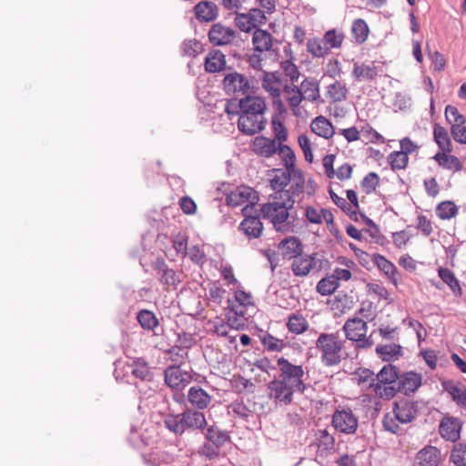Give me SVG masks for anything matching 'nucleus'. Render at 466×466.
<instances>
[{"instance_id": "obj_1", "label": "nucleus", "mask_w": 466, "mask_h": 466, "mask_svg": "<svg viewBox=\"0 0 466 466\" xmlns=\"http://www.w3.org/2000/svg\"><path fill=\"white\" fill-rule=\"evenodd\" d=\"M279 372L267 384V394L277 405L288 406L293 402L294 394H304L307 386L301 365H295L284 357L277 360Z\"/></svg>"}, {"instance_id": "obj_2", "label": "nucleus", "mask_w": 466, "mask_h": 466, "mask_svg": "<svg viewBox=\"0 0 466 466\" xmlns=\"http://www.w3.org/2000/svg\"><path fill=\"white\" fill-rule=\"evenodd\" d=\"M239 106L240 115L238 121L239 131L249 136L260 132L266 123L265 100L259 96H246L240 98Z\"/></svg>"}, {"instance_id": "obj_3", "label": "nucleus", "mask_w": 466, "mask_h": 466, "mask_svg": "<svg viewBox=\"0 0 466 466\" xmlns=\"http://www.w3.org/2000/svg\"><path fill=\"white\" fill-rule=\"evenodd\" d=\"M376 383H372L373 391L381 399L390 400L397 392L408 394L406 383L408 382V372L400 374L399 369L391 364H387L375 376Z\"/></svg>"}, {"instance_id": "obj_4", "label": "nucleus", "mask_w": 466, "mask_h": 466, "mask_svg": "<svg viewBox=\"0 0 466 466\" xmlns=\"http://www.w3.org/2000/svg\"><path fill=\"white\" fill-rule=\"evenodd\" d=\"M293 207H289L286 200L276 199L275 193L270 195V200L260 207V212L264 218L268 219L274 228L280 232H289L291 230L293 221H290L289 211Z\"/></svg>"}, {"instance_id": "obj_5", "label": "nucleus", "mask_w": 466, "mask_h": 466, "mask_svg": "<svg viewBox=\"0 0 466 466\" xmlns=\"http://www.w3.org/2000/svg\"><path fill=\"white\" fill-rule=\"evenodd\" d=\"M343 346L344 342L338 333L322 332L315 342V347L320 353L321 363L326 367H333L341 362Z\"/></svg>"}, {"instance_id": "obj_6", "label": "nucleus", "mask_w": 466, "mask_h": 466, "mask_svg": "<svg viewBox=\"0 0 466 466\" xmlns=\"http://www.w3.org/2000/svg\"><path fill=\"white\" fill-rule=\"evenodd\" d=\"M382 424L387 431L401 435L405 432L402 426L408 424V400L402 399L395 401L392 414H386Z\"/></svg>"}, {"instance_id": "obj_7", "label": "nucleus", "mask_w": 466, "mask_h": 466, "mask_svg": "<svg viewBox=\"0 0 466 466\" xmlns=\"http://www.w3.org/2000/svg\"><path fill=\"white\" fill-rule=\"evenodd\" d=\"M343 330L346 338L355 341L359 348H370L374 343L372 334L366 337L367 323L360 318L348 319L343 326Z\"/></svg>"}, {"instance_id": "obj_8", "label": "nucleus", "mask_w": 466, "mask_h": 466, "mask_svg": "<svg viewBox=\"0 0 466 466\" xmlns=\"http://www.w3.org/2000/svg\"><path fill=\"white\" fill-rule=\"evenodd\" d=\"M244 219L239 224V230L249 238H258L263 231V224L252 205H246L241 210Z\"/></svg>"}, {"instance_id": "obj_9", "label": "nucleus", "mask_w": 466, "mask_h": 466, "mask_svg": "<svg viewBox=\"0 0 466 466\" xmlns=\"http://www.w3.org/2000/svg\"><path fill=\"white\" fill-rule=\"evenodd\" d=\"M331 425L344 435L355 434L359 427V419L350 409L336 410L332 414Z\"/></svg>"}, {"instance_id": "obj_10", "label": "nucleus", "mask_w": 466, "mask_h": 466, "mask_svg": "<svg viewBox=\"0 0 466 466\" xmlns=\"http://www.w3.org/2000/svg\"><path fill=\"white\" fill-rule=\"evenodd\" d=\"M164 377L166 384L177 392L182 391L192 380L191 373L181 370L179 365L166 368Z\"/></svg>"}, {"instance_id": "obj_11", "label": "nucleus", "mask_w": 466, "mask_h": 466, "mask_svg": "<svg viewBox=\"0 0 466 466\" xmlns=\"http://www.w3.org/2000/svg\"><path fill=\"white\" fill-rule=\"evenodd\" d=\"M258 200V192L252 187L241 185L227 195L226 201L230 207L236 208L241 205H252L253 208Z\"/></svg>"}, {"instance_id": "obj_12", "label": "nucleus", "mask_w": 466, "mask_h": 466, "mask_svg": "<svg viewBox=\"0 0 466 466\" xmlns=\"http://www.w3.org/2000/svg\"><path fill=\"white\" fill-rule=\"evenodd\" d=\"M291 184L289 189L279 190L275 193L276 199L286 200L289 207H293L297 198L303 194L305 188V178L303 173L298 170L291 178Z\"/></svg>"}, {"instance_id": "obj_13", "label": "nucleus", "mask_w": 466, "mask_h": 466, "mask_svg": "<svg viewBox=\"0 0 466 466\" xmlns=\"http://www.w3.org/2000/svg\"><path fill=\"white\" fill-rule=\"evenodd\" d=\"M153 268L157 271L161 284L177 289L181 282L182 272H177L168 267L164 258H158L154 262Z\"/></svg>"}, {"instance_id": "obj_14", "label": "nucleus", "mask_w": 466, "mask_h": 466, "mask_svg": "<svg viewBox=\"0 0 466 466\" xmlns=\"http://www.w3.org/2000/svg\"><path fill=\"white\" fill-rule=\"evenodd\" d=\"M223 87L228 95H245L250 86L245 76L238 72H231L225 76Z\"/></svg>"}, {"instance_id": "obj_15", "label": "nucleus", "mask_w": 466, "mask_h": 466, "mask_svg": "<svg viewBox=\"0 0 466 466\" xmlns=\"http://www.w3.org/2000/svg\"><path fill=\"white\" fill-rule=\"evenodd\" d=\"M321 268V260L316 255L302 254L295 258L291 263V270L295 276L305 277L313 269L319 270Z\"/></svg>"}, {"instance_id": "obj_16", "label": "nucleus", "mask_w": 466, "mask_h": 466, "mask_svg": "<svg viewBox=\"0 0 466 466\" xmlns=\"http://www.w3.org/2000/svg\"><path fill=\"white\" fill-rule=\"evenodd\" d=\"M237 35L236 30L225 26L221 23L214 24L208 31V39L213 46H226L231 44Z\"/></svg>"}, {"instance_id": "obj_17", "label": "nucleus", "mask_w": 466, "mask_h": 466, "mask_svg": "<svg viewBox=\"0 0 466 466\" xmlns=\"http://www.w3.org/2000/svg\"><path fill=\"white\" fill-rule=\"evenodd\" d=\"M165 427L176 436H182L186 431H191L184 410L180 413H167L163 420Z\"/></svg>"}, {"instance_id": "obj_18", "label": "nucleus", "mask_w": 466, "mask_h": 466, "mask_svg": "<svg viewBox=\"0 0 466 466\" xmlns=\"http://www.w3.org/2000/svg\"><path fill=\"white\" fill-rule=\"evenodd\" d=\"M187 401L196 410H203L209 407L212 397L200 386H192L189 388Z\"/></svg>"}, {"instance_id": "obj_19", "label": "nucleus", "mask_w": 466, "mask_h": 466, "mask_svg": "<svg viewBox=\"0 0 466 466\" xmlns=\"http://www.w3.org/2000/svg\"><path fill=\"white\" fill-rule=\"evenodd\" d=\"M461 422L459 419L450 417L444 418L440 424L439 432L442 438L452 442L460 439Z\"/></svg>"}, {"instance_id": "obj_20", "label": "nucleus", "mask_w": 466, "mask_h": 466, "mask_svg": "<svg viewBox=\"0 0 466 466\" xmlns=\"http://www.w3.org/2000/svg\"><path fill=\"white\" fill-rule=\"evenodd\" d=\"M261 86L271 97L280 96L283 87L281 74L279 71L263 72Z\"/></svg>"}, {"instance_id": "obj_21", "label": "nucleus", "mask_w": 466, "mask_h": 466, "mask_svg": "<svg viewBox=\"0 0 466 466\" xmlns=\"http://www.w3.org/2000/svg\"><path fill=\"white\" fill-rule=\"evenodd\" d=\"M441 451L434 446H426L416 456L414 466H438Z\"/></svg>"}, {"instance_id": "obj_22", "label": "nucleus", "mask_w": 466, "mask_h": 466, "mask_svg": "<svg viewBox=\"0 0 466 466\" xmlns=\"http://www.w3.org/2000/svg\"><path fill=\"white\" fill-rule=\"evenodd\" d=\"M252 44L255 52L270 51L273 47V36L267 30L257 28L253 32Z\"/></svg>"}, {"instance_id": "obj_23", "label": "nucleus", "mask_w": 466, "mask_h": 466, "mask_svg": "<svg viewBox=\"0 0 466 466\" xmlns=\"http://www.w3.org/2000/svg\"><path fill=\"white\" fill-rule=\"evenodd\" d=\"M282 256L287 259H295L303 252V245L296 237H289L282 240L279 245Z\"/></svg>"}, {"instance_id": "obj_24", "label": "nucleus", "mask_w": 466, "mask_h": 466, "mask_svg": "<svg viewBox=\"0 0 466 466\" xmlns=\"http://www.w3.org/2000/svg\"><path fill=\"white\" fill-rule=\"evenodd\" d=\"M400 150L393 151L388 157V161L392 169H404L408 165V137L400 142Z\"/></svg>"}, {"instance_id": "obj_25", "label": "nucleus", "mask_w": 466, "mask_h": 466, "mask_svg": "<svg viewBox=\"0 0 466 466\" xmlns=\"http://www.w3.org/2000/svg\"><path fill=\"white\" fill-rule=\"evenodd\" d=\"M196 16L199 21L209 22L217 18L218 9L213 2L202 1L195 6Z\"/></svg>"}, {"instance_id": "obj_26", "label": "nucleus", "mask_w": 466, "mask_h": 466, "mask_svg": "<svg viewBox=\"0 0 466 466\" xmlns=\"http://www.w3.org/2000/svg\"><path fill=\"white\" fill-rule=\"evenodd\" d=\"M451 152H437L433 156V159L438 165L445 169L452 170L454 172L461 171L462 165L456 156L450 155Z\"/></svg>"}, {"instance_id": "obj_27", "label": "nucleus", "mask_w": 466, "mask_h": 466, "mask_svg": "<svg viewBox=\"0 0 466 466\" xmlns=\"http://www.w3.org/2000/svg\"><path fill=\"white\" fill-rule=\"evenodd\" d=\"M226 66L225 55L219 50L208 53L205 59V69L209 73H216L223 70Z\"/></svg>"}, {"instance_id": "obj_28", "label": "nucleus", "mask_w": 466, "mask_h": 466, "mask_svg": "<svg viewBox=\"0 0 466 466\" xmlns=\"http://www.w3.org/2000/svg\"><path fill=\"white\" fill-rule=\"evenodd\" d=\"M184 413L191 431H203L207 427L206 416L201 410L186 408Z\"/></svg>"}, {"instance_id": "obj_29", "label": "nucleus", "mask_w": 466, "mask_h": 466, "mask_svg": "<svg viewBox=\"0 0 466 466\" xmlns=\"http://www.w3.org/2000/svg\"><path fill=\"white\" fill-rule=\"evenodd\" d=\"M254 147L260 156L269 157L279 150V144L275 139L260 137L256 138Z\"/></svg>"}, {"instance_id": "obj_30", "label": "nucleus", "mask_w": 466, "mask_h": 466, "mask_svg": "<svg viewBox=\"0 0 466 466\" xmlns=\"http://www.w3.org/2000/svg\"><path fill=\"white\" fill-rule=\"evenodd\" d=\"M310 128L316 135L324 138H329L334 134L331 122L322 116H317L311 122Z\"/></svg>"}, {"instance_id": "obj_31", "label": "nucleus", "mask_w": 466, "mask_h": 466, "mask_svg": "<svg viewBox=\"0 0 466 466\" xmlns=\"http://www.w3.org/2000/svg\"><path fill=\"white\" fill-rule=\"evenodd\" d=\"M378 75V67L370 64H354L352 76L356 81L372 80Z\"/></svg>"}, {"instance_id": "obj_32", "label": "nucleus", "mask_w": 466, "mask_h": 466, "mask_svg": "<svg viewBox=\"0 0 466 466\" xmlns=\"http://www.w3.org/2000/svg\"><path fill=\"white\" fill-rule=\"evenodd\" d=\"M127 368L136 378L141 380L150 381L153 379V373L144 360H134L132 363L127 365Z\"/></svg>"}, {"instance_id": "obj_33", "label": "nucleus", "mask_w": 466, "mask_h": 466, "mask_svg": "<svg viewBox=\"0 0 466 466\" xmlns=\"http://www.w3.org/2000/svg\"><path fill=\"white\" fill-rule=\"evenodd\" d=\"M434 141L438 145L439 152H452V145L448 131L440 124H435L433 127Z\"/></svg>"}, {"instance_id": "obj_34", "label": "nucleus", "mask_w": 466, "mask_h": 466, "mask_svg": "<svg viewBox=\"0 0 466 466\" xmlns=\"http://www.w3.org/2000/svg\"><path fill=\"white\" fill-rule=\"evenodd\" d=\"M376 353L382 360L391 361L401 356L402 348L400 345L396 343L378 345L376 347Z\"/></svg>"}, {"instance_id": "obj_35", "label": "nucleus", "mask_w": 466, "mask_h": 466, "mask_svg": "<svg viewBox=\"0 0 466 466\" xmlns=\"http://www.w3.org/2000/svg\"><path fill=\"white\" fill-rule=\"evenodd\" d=\"M205 436L208 442L219 448L230 441L228 432L220 430L215 425H211L207 428Z\"/></svg>"}, {"instance_id": "obj_36", "label": "nucleus", "mask_w": 466, "mask_h": 466, "mask_svg": "<svg viewBox=\"0 0 466 466\" xmlns=\"http://www.w3.org/2000/svg\"><path fill=\"white\" fill-rule=\"evenodd\" d=\"M372 261L378 267V268L382 271L388 278L396 285L397 279L396 273L397 268L393 263L386 259L385 257L380 254H373Z\"/></svg>"}, {"instance_id": "obj_37", "label": "nucleus", "mask_w": 466, "mask_h": 466, "mask_svg": "<svg viewBox=\"0 0 466 466\" xmlns=\"http://www.w3.org/2000/svg\"><path fill=\"white\" fill-rule=\"evenodd\" d=\"M299 87L303 99L315 102L319 98V86L317 80L305 78Z\"/></svg>"}, {"instance_id": "obj_38", "label": "nucleus", "mask_w": 466, "mask_h": 466, "mask_svg": "<svg viewBox=\"0 0 466 466\" xmlns=\"http://www.w3.org/2000/svg\"><path fill=\"white\" fill-rule=\"evenodd\" d=\"M298 170H277V174L270 180L271 187L274 189V193H278L279 190H284V187L288 186L293 176Z\"/></svg>"}, {"instance_id": "obj_39", "label": "nucleus", "mask_w": 466, "mask_h": 466, "mask_svg": "<svg viewBox=\"0 0 466 466\" xmlns=\"http://www.w3.org/2000/svg\"><path fill=\"white\" fill-rule=\"evenodd\" d=\"M259 340L265 350L269 352H280L287 344L268 332H262L259 335Z\"/></svg>"}, {"instance_id": "obj_40", "label": "nucleus", "mask_w": 466, "mask_h": 466, "mask_svg": "<svg viewBox=\"0 0 466 466\" xmlns=\"http://www.w3.org/2000/svg\"><path fill=\"white\" fill-rule=\"evenodd\" d=\"M137 321L144 329L153 331L157 334L156 329L158 327V319L156 315L147 309L138 311L137 316Z\"/></svg>"}, {"instance_id": "obj_41", "label": "nucleus", "mask_w": 466, "mask_h": 466, "mask_svg": "<svg viewBox=\"0 0 466 466\" xmlns=\"http://www.w3.org/2000/svg\"><path fill=\"white\" fill-rule=\"evenodd\" d=\"M439 277L441 280L448 285V287L459 296H461L462 290L460 286V282L458 279L455 277V274L447 268H439L438 269Z\"/></svg>"}, {"instance_id": "obj_42", "label": "nucleus", "mask_w": 466, "mask_h": 466, "mask_svg": "<svg viewBox=\"0 0 466 466\" xmlns=\"http://www.w3.org/2000/svg\"><path fill=\"white\" fill-rule=\"evenodd\" d=\"M287 328L292 333L301 334L309 329V322L301 314H291L288 319Z\"/></svg>"}, {"instance_id": "obj_43", "label": "nucleus", "mask_w": 466, "mask_h": 466, "mask_svg": "<svg viewBox=\"0 0 466 466\" xmlns=\"http://www.w3.org/2000/svg\"><path fill=\"white\" fill-rule=\"evenodd\" d=\"M363 458L369 459V454L364 450L356 452L354 455L345 454L340 456L337 463L339 466H366V462L360 461Z\"/></svg>"}, {"instance_id": "obj_44", "label": "nucleus", "mask_w": 466, "mask_h": 466, "mask_svg": "<svg viewBox=\"0 0 466 466\" xmlns=\"http://www.w3.org/2000/svg\"><path fill=\"white\" fill-rule=\"evenodd\" d=\"M315 441L318 447L324 451H331L334 449L335 439L326 429L316 431Z\"/></svg>"}, {"instance_id": "obj_45", "label": "nucleus", "mask_w": 466, "mask_h": 466, "mask_svg": "<svg viewBox=\"0 0 466 466\" xmlns=\"http://www.w3.org/2000/svg\"><path fill=\"white\" fill-rule=\"evenodd\" d=\"M245 310L244 309H240L239 310L231 307L228 313V325L230 329L238 330L245 327V318H244Z\"/></svg>"}, {"instance_id": "obj_46", "label": "nucleus", "mask_w": 466, "mask_h": 466, "mask_svg": "<svg viewBox=\"0 0 466 466\" xmlns=\"http://www.w3.org/2000/svg\"><path fill=\"white\" fill-rule=\"evenodd\" d=\"M457 213L458 207L451 200L442 201L436 207V215L443 220L454 218Z\"/></svg>"}, {"instance_id": "obj_47", "label": "nucleus", "mask_w": 466, "mask_h": 466, "mask_svg": "<svg viewBox=\"0 0 466 466\" xmlns=\"http://www.w3.org/2000/svg\"><path fill=\"white\" fill-rule=\"evenodd\" d=\"M307 50L315 57H324L329 52L327 44L320 38L309 39Z\"/></svg>"}, {"instance_id": "obj_48", "label": "nucleus", "mask_w": 466, "mask_h": 466, "mask_svg": "<svg viewBox=\"0 0 466 466\" xmlns=\"http://www.w3.org/2000/svg\"><path fill=\"white\" fill-rule=\"evenodd\" d=\"M450 461L455 466H466V443L456 442L451 451Z\"/></svg>"}, {"instance_id": "obj_49", "label": "nucleus", "mask_w": 466, "mask_h": 466, "mask_svg": "<svg viewBox=\"0 0 466 466\" xmlns=\"http://www.w3.org/2000/svg\"><path fill=\"white\" fill-rule=\"evenodd\" d=\"M328 95L333 102H341L347 98L348 89L346 85L336 81L328 87Z\"/></svg>"}, {"instance_id": "obj_50", "label": "nucleus", "mask_w": 466, "mask_h": 466, "mask_svg": "<svg viewBox=\"0 0 466 466\" xmlns=\"http://www.w3.org/2000/svg\"><path fill=\"white\" fill-rule=\"evenodd\" d=\"M339 286L332 275L321 279L317 284V291L322 296L332 294Z\"/></svg>"}, {"instance_id": "obj_51", "label": "nucleus", "mask_w": 466, "mask_h": 466, "mask_svg": "<svg viewBox=\"0 0 466 466\" xmlns=\"http://www.w3.org/2000/svg\"><path fill=\"white\" fill-rule=\"evenodd\" d=\"M372 336L378 334L382 339L395 341L399 339V329L397 326L380 324L379 328L371 332Z\"/></svg>"}, {"instance_id": "obj_52", "label": "nucleus", "mask_w": 466, "mask_h": 466, "mask_svg": "<svg viewBox=\"0 0 466 466\" xmlns=\"http://www.w3.org/2000/svg\"><path fill=\"white\" fill-rule=\"evenodd\" d=\"M279 154L282 158L285 167L288 170H296L295 169V161L296 157L293 150L287 145H282L279 143Z\"/></svg>"}, {"instance_id": "obj_53", "label": "nucleus", "mask_w": 466, "mask_h": 466, "mask_svg": "<svg viewBox=\"0 0 466 466\" xmlns=\"http://www.w3.org/2000/svg\"><path fill=\"white\" fill-rule=\"evenodd\" d=\"M282 89L286 95L289 106H296L297 102H302L303 96L301 95V89L299 86L293 84H286L283 86Z\"/></svg>"}, {"instance_id": "obj_54", "label": "nucleus", "mask_w": 466, "mask_h": 466, "mask_svg": "<svg viewBox=\"0 0 466 466\" xmlns=\"http://www.w3.org/2000/svg\"><path fill=\"white\" fill-rule=\"evenodd\" d=\"M352 34L358 43H363L369 34V27L363 19H356L352 25Z\"/></svg>"}, {"instance_id": "obj_55", "label": "nucleus", "mask_w": 466, "mask_h": 466, "mask_svg": "<svg viewBox=\"0 0 466 466\" xmlns=\"http://www.w3.org/2000/svg\"><path fill=\"white\" fill-rule=\"evenodd\" d=\"M248 13H237L234 19L236 26L245 33H249L253 29H257Z\"/></svg>"}, {"instance_id": "obj_56", "label": "nucleus", "mask_w": 466, "mask_h": 466, "mask_svg": "<svg viewBox=\"0 0 466 466\" xmlns=\"http://www.w3.org/2000/svg\"><path fill=\"white\" fill-rule=\"evenodd\" d=\"M327 46L329 47V51L331 48H339L340 47L342 41L344 39V35L340 32H337L335 29L329 30L325 33L324 37L322 38Z\"/></svg>"}, {"instance_id": "obj_57", "label": "nucleus", "mask_w": 466, "mask_h": 466, "mask_svg": "<svg viewBox=\"0 0 466 466\" xmlns=\"http://www.w3.org/2000/svg\"><path fill=\"white\" fill-rule=\"evenodd\" d=\"M280 68L291 83L299 80L300 73L298 66L290 60L287 59L280 63Z\"/></svg>"}, {"instance_id": "obj_58", "label": "nucleus", "mask_w": 466, "mask_h": 466, "mask_svg": "<svg viewBox=\"0 0 466 466\" xmlns=\"http://www.w3.org/2000/svg\"><path fill=\"white\" fill-rule=\"evenodd\" d=\"M182 51L185 56L195 57L203 51L202 44L194 39L184 41L182 44Z\"/></svg>"}, {"instance_id": "obj_59", "label": "nucleus", "mask_w": 466, "mask_h": 466, "mask_svg": "<svg viewBox=\"0 0 466 466\" xmlns=\"http://www.w3.org/2000/svg\"><path fill=\"white\" fill-rule=\"evenodd\" d=\"M167 354L168 359L175 363L174 365H179L187 358L188 351L187 348L175 346L172 347Z\"/></svg>"}, {"instance_id": "obj_60", "label": "nucleus", "mask_w": 466, "mask_h": 466, "mask_svg": "<svg viewBox=\"0 0 466 466\" xmlns=\"http://www.w3.org/2000/svg\"><path fill=\"white\" fill-rule=\"evenodd\" d=\"M379 182L380 177L378 174L375 172H370L363 177L361 181V187L367 194H370L375 191L376 187L379 185Z\"/></svg>"}, {"instance_id": "obj_61", "label": "nucleus", "mask_w": 466, "mask_h": 466, "mask_svg": "<svg viewBox=\"0 0 466 466\" xmlns=\"http://www.w3.org/2000/svg\"><path fill=\"white\" fill-rule=\"evenodd\" d=\"M356 380L359 384L368 383V388L373 390L372 383H376L374 373L370 369H359L356 372Z\"/></svg>"}, {"instance_id": "obj_62", "label": "nucleus", "mask_w": 466, "mask_h": 466, "mask_svg": "<svg viewBox=\"0 0 466 466\" xmlns=\"http://www.w3.org/2000/svg\"><path fill=\"white\" fill-rule=\"evenodd\" d=\"M367 292L370 295H374L379 299H389V292L385 289L384 286H382L380 283L370 282L366 285Z\"/></svg>"}, {"instance_id": "obj_63", "label": "nucleus", "mask_w": 466, "mask_h": 466, "mask_svg": "<svg viewBox=\"0 0 466 466\" xmlns=\"http://www.w3.org/2000/svg\"><path fill=\"white\" fill-rule=\"evenodd\" d=\"M226 289L216 283H212L208 288L209 299L214 303L220 304L224 299Z\"/></svg>"}, {"instance_id": "obj_64", "label": "nucleus", "mask_w": 466, "mask_h": 466, "mask_svg": "<svg viewBox=\"0 0 466 466\" xmlns=\"http://www.w3.org/2000/svg\"><path fill=\"white\" fill-rule=\"evenodd\" d=\"M298 141H299V147H301V149L304 153L305 160L308 163H312L313 162V153L311 150V143H310L309 137L303 134L299 137Z\"/></svg>"}]
</instances>
